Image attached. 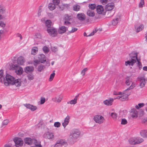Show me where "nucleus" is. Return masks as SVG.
<instances>
[{
    "label": "nucleus",
    "instance_id": "obj_1",
    "mask_svg": "<svg viewBox=\"0 0 147 147\" xmlns=\"http://www.w3.org/2000/svg\"><path fill=\"white\" fill-rule=\"evenodd\" d=\"M4 83L6 86L9 84L15 85L17 87L21 86V81L20 79L15 80L14 78L9 74H7L5 78H4Z\"/></svg>",
    "mask_w": 147,
    "mask_h": 147
},
{
    "label": "nucleus",
    "instance_id": "obj_2",
    "mask_svg": "<svg viewBox=\"0 0 147 147\" xmlns=\"http://www.w3.org/2000/svg\"><path fill=\"white\" fill-rule=\"evenodd\" d=\"M81 132L79 130L77 129H72L70 134L68 141L71 144H73L76 142L80 137Z\"/></svg>",
    "mask_w": 147,
    "mask_h": 147
},
{
    "label": "nucleus",
    "instance_id": "obj_3",
    "mask_svg": "<svg viewBox=\"0 0 147 147\" xmlns=\"http://www.w3.org/2000/svg\"><path fill=\"white\" fill-rule=\"evenodd\" d=\"M25 143L28 145H31L34 143L36 147H42L40 144V142L35 139H32L30 138H26L24 139Z\"/></svg>",
    "mask_w": 147,
    "mask_h": 147
},
{
    "label": "nucleus",
    "instance_id": "obj_4",
    "mask_svg": "<svg viewBox=\"0 0 147 147\" xmlns=\"http://www.w3.org/2000/svg\"><path fill=\"white\" fill-rule=\"evenodd\" d=\"M129 55L131 58V60L125 61V64L126 66L129 65L133 66L134 63L136 62V60L138 59L137 54L135 53L132 52Z\"/></svg>",
    "mask_w": 147,
    "mask_h": 147
},
{
    "label": "nucleus",
    "instance_id": "obj_5",
    "mask_svg": "<svg viewBox=\"0 0 147 147\" xmlns=\"http://www.w3.org/2000/svg\"><path fill=\"white\" fill-rule=\"evenodd\" d=\"M46 58L45 56L43 54H40L38 55L36 59L34 61L35 66H36L40 63H43L46 61Z\"/></svg>",
    "mask_w": 147,
    "mask_h": 147
},
{
    "label": "nucleus",
    "instance_id": "obj_6",
    "mask_svg": "<svg viewBox=\"0 0 147 147\" xmlns=\"http://www.w3.org/2000/svg\"><path fill=\"white\" fill-rule=\"evenodd\" d=\"M128 141L130 144L134 145L142 142L144 141V140L140 137H132L130 138Z\"/></svg>",
    "mask_w": 147,
    "mask_h": 147
},
{
    "label": "nucleus",
    "instance_id": "obj_7",
    "mask_svg": "<svg viewBox=\"0 0 147 147\" xmlns=\"http://www.w3.org/2000/svg\"><path fill=\"white\" fill-rule=\"evenodd\" d=\"M131 80V78L129 77H127L126 78L125 83L127 86H130V84L131 83V85L126 90H129L132 89L135 87L136 83L135 82H132Z\"/></svg>",
    "mask_w": 147,
    "mask_h": 147
},
{
    "label": "nucleus",
    "instance_id": "obj_8",
    "mask_svg": "<svg viewBox=\"0 0 147 147\" xmlns=\"http://www.w3.org/2000/svg\"><path fill=\"white\" fill-rule=\"evenodd\" d=\"M93 120L95 122L99 124L103 123L105 121L104 118L100 115H96L94 116Z\"/></svg>",
    "mask_w": 147,
    "mask_h": 147
},
{
    "label": "nucleus",
    "instance_id": "obj_9",
    "mask_svg": "<svg viewBox=\"0 0 147 147\" xmlns=\"http://www.w3.org/2000/svg\"><path fill=\"white\" fill-rule=\"evenodd\" d=\"M12 67L13 69L15 70L16 74L19 75L22 74L23 73V69L22 67L17 65H13Z\"/></svg>",
    "mask_w": 147,
    "mask_h": 147
},
{
    "label": "nucleus",
    "instance_id": "obj_10",
    "mask_svg": "<svg viewBox=\"0 0 147 147\" xmlns=\"http://www.w3.org/2000/svg\"><path fill=\"white\" fill-rule=\"evenodd\" d=\"M47 30L49 34L53 37L56 36L57 34V29L53 27L47 28Z\"/></svg>",
    "mask_w": 147,
    "mask_h": 147
},
{
    "label": "nucleus",
    "instance_id": "obj_11",
    "mask_svg": "<svg viewBox=\"0 0 147 147\" xmlns=\"http://www.w3.org/2000/svg\"><path fill=\"white\" fill-rule=\"evenodd\" d=\"M13 141L15 143V145L17 147H19L22 145L23 142L21 138L16 137L14 138Z\"/></svg>",
    "mask_w": 147,
    "mask_h": 147
},
{
    "label": "nucleus",
    "instance_id": "obj_12",
    "mask_svg": "<svg viewBox=\"0 0 147 147\" xmlns=\"http://www.w3.org/2000/svg\"><path fill=\"white\" fill-rule=\"evenodd\" d=\"M139 81V86L141 88L144 87L146 84V80L144 77L140 76L138 78Z\"/></svg>",
    "mask_w": 147,
    "mask_h": 147
},
{
    "label": "nucleus",
    "instance_id": "obj_13",
    "mask_svg": "<svg viewBox=\"0 0 147 147\" xmlns=\"http://www.w3.org/2000/svg\"><path fill=\"white\" fill-rule=\"evenodd\" d=\"M115 7L114 4L113 3H110L105 5V9L107 11L112 10Z\"/></svg>",
    "mask_w": 147,
    "mask_h": 147
},
{
    "label": "nucleus",
    "instance_id": "obj_14",
    "mask_svg": "<svg viewBox=\"0 0 147 147\" xmlns=\"http://www.w3.org/2000/svg\"><path fill=\"white\" fill-rule=\"evenodd\" d=\"M67 142L66 141L63 140H61L57 141L56 144L55 145V147H60L66 144Z\"/></svg>",
    "mask_w": 147,
    "mask_h": 147
},
{
    "label": "nucleus",
    "instance_id": "obj_15",
    "mask_svg": "<svg viewBox=\"0 0 147 147\" xmlns=\"http://www.w3.org/2000/svg\"><path fill=\"white\" fill-rule=\"evenodd\" d=\"M96 11L99 14H103L105 12V10L102 6L101 5H98L96 7Z\"/></svg>",
    "mask_w": 147,
    "mask_h": 147
},
{
    "label": "nucleus",
    "instance_id": "obj_16",
    "mask_svg": "<svg viewBox=\"0 0 147 147\" xmlns=\"http://www.w3.org/2000/svg\"><path fill=\"white\" fill-rule=\"evenodd\" d=\"M43 136L44 138H46L51 139L53 138L54 136L52 133L47 132L45 133L43 135Z\"/></svg>",
    "mask_w": 147,
    "mask_h": 147
},
{
    "label": "nucleus",
    "instance_id": "obj_17",
    "mask_svg": "<svg viewBox=\"0 0 147 147\" xmlns=\"http://www.w3.org/2000/svg\"><path fill=\"white\" fill-rule=\"evenodd\" d=\"M114 99L112 98H111L109 99H107L103 102L104 104L108 106L111 105L112 104Z\"/></svg>",
    "mask_w": 147,
    "mask_h": 147
},
{
    "label": "nucleus",
    "instance_id": "obj_18",
    "mask_svg": "<svg viewBox=\"0 0 147 147\" xmlns=\"http://www.w3.org/2000/svg\"><path fill=\"white\" fill-rule=\"evenodd\" d=\"M127 90H125L124 92H122L123 94H120V95H121V100L123 101L128 99V96L129 94H126L125 92Z\"/></svg>",
    "mask_w": 147,
    "mask_h": 147
},
{
    "label": "nucleus",
    "instance_id": "obj_19",
    "mask_svg": "<svg viewBox=\"0 0 147 147\" xmlns=\"http://www.w3.org/2000/svg\"><path fill=\"white\" fill-rule=\"evenodd\" d=\"M69 119L70 117L69 115H67L65 118L64 122L62 123V125L64 128H65L66 126L68 124Z\"/></svg>",
    "mask_w": 147,
    "mask_h": 147
},
{
    "label": "nucleus",
    "instance_id": "obj_20",
    "mask_svg": "<svg viewBox=\"0 0 147 147\" xmlns=\"http://www.w3.org/2000/svg\"><path fill=\"white\" fill-rule=\"evenodd\" d=\"M25 71L27 73L32 72L34 70V67L32 66H27L24 68Z\"/></svg>",
    "mask_w": 147,
    "mask_h": 147
},
{
    "label": "nucleus",
    "instance_id": "obj_21",
    "mask_svg": "<svg viewBox=\"0 0 147 147\" xmlns=\"http://www.w3.org/2000/svg\"><path fill=\"white\" fill-rule=\"evenodd\" d=\"M131 117L133 118H136L138 116V112L136 110L134 109H131Z\"/></svg>",
    "mask_w": 147,
    "mask_h": 147
},
{
    "label": "nucleus",
    "instance_id": "obj_22",
    "mask_svg": "<svg viewBox=\"0 0 147 147\" xmlns=\"http://www.w3.org/2000/svg\"><path fill=\"white\" fill-rule=\"evenodd\" d=\"M77 17L80 20H84L86 18L85 15L83 13H79L77 14Z\"/></svg>",
    "mask_w": 147,
    "mask_h": 147
},
{
    "label": "nucleus",
    "instance_id": "obj_23",
    "mask_svg": "<svg viewBox=\"0 0 147 147\" xmlns=\"http://www.w3.org/2000/svg\"><path fill=\"white\" fill-rule=\"evenodd\" d=\"M79 94H78L76 95L74 98V99L71 100L68 102H67V104H69L71 105H74L76 104L77 103V100L78 99V98L79 97Z\"/></svg>",
    "mask_w": 147,
    "mask_h": 147
},
{
    "label": "nucleus",
    "instance_id": "obj_24",
    "mask_svg": "<svg viewBox=\"0 0 147 147\" xmlns=\"http://www.w3.org/2000/svg\"><path fill=\"white\" fill-rule=\"evenodd\" d=\"M63 97L62 96H57L52 98V100L55 102L59 103L62 100Z\"/></svg>",
    "mask_w": 147,
    "mask_h": 147
},
{
    "label": "nucleus",
    "instance_id": "obj_25",
    "mask_svg": "<svg viewBox=\"0 0 147 147\" xmlns=\"http://www.w3.org/2000/svg\"><path fill=\"white\" fill-rule=\"evenodd\" d=\"M67 28L65 26H61L58 29V32L59 34H62L65 33Z\"/></svg>",
    "mask_w": 147,
    "mask_h": 147
},
{
    "label": "nucleus",
    "instance_id": "obj_26",
    "mask_svg": "<svg viewBox=\"0 0 147 147\" xmlns=\"http://www.w3.org/2000/svg\"><path fill=\"white\" fill-rule=\"evenodd\" d=\"M141 136L143 138H147V130L143 129L141 130L140 132Z\"/></svg>",
    "mask_w": 147,
    "mask_h": 147
},
{
    "label": "nucleus",
    "instance_id": "obj_27",
    "mask_svg": "<svg viewBox=\"0 0 147 147\" xmlns=\"http://www.w3.org/2000/svg\"><path fill=\"white\" fill-rule=\"evenodd\" d=\"M17 63L20 65H22L24 63V58L23 57H19L17 59Z\"/></svg>",
    "mask_w": 147,
    "mask_h": 147
},
{
    "label": "nucleus",
    "instance_id": "obj_28",
    "mask_svg": "<svg viewBox=\"0 0 147 147\" xmlns=\"http://www.w3.org/2000/svg\"><path fill=\"white\" fill-rule=\"evenodd\" d=\"M48 7L50 10L52 11L55 9L56 6L54 4L52 3H50L48 5Z\"/></svg>",
    "mask_w": 147,
    "mask_h": 147
},
{
    "label": "nucleus",
    "instance_id": "obj_29",
    "mask_svg": "<svg viewBox=\"0 0 147 147\" xmlns=\"http://www.w3.org/2000/svg\"><path fill=\"white\" fill-rule=\"evenodd\" d=\"M119 19L118 18L113 19L111 22L112 25L113 26L116 25L119 22Z\"/></svg>",
    "mask_w": 147,
    "mask_h": 147
},
{
    "label": "nucleus",
    "instance_id": "obj_30",
    "mask_svg": "<svg viewBox=\"0 0 147 147\" xmlns=\"http://www.w3.org/2000/svg\"><path fill=\"white\" fill-rule=\"evenodd\" d=\"M38 51V48L37 47H34L32 49L31 54L34 55H35Z\"/></svg>",
    "mask_w": 147,
    "mask_h": 147
},
{
    "label": "nucleus",
    "instance_id": "obj_31",
    "mask_svg": "<svg viewBox=\"0 0 147 147\" xmlns=\"http://www.w3.org/2000/svg\"><path fill=\"white\" fill-rule=\"evenodd\" d=\"M51 22L50 20H47L45 22V25L47 28L51 27Z\"/></svg>",
    "mask_w": 147,
    "mask_h": 147
},
{
    "label": "nucleus",
    "instance_id": "obj_32",
    "mask_svg": "<svg viewBox=\"0 0 147 147\" xmlns=\"http://www.w3.org/2000/svg\"><path fill=\"white\" fill-rule=\"evenodd\" d=\"M87 14L89 16L93 17L95 16V13L94 12L90 10H88L87 12Z\"/></svg>",
    "mask_w": 147,
    "mask_h": 147
},
{
    "label": "nucleus",
    "instance_id": "obj_33",
    "mask_svg": "<svg viewBox=\"0 0 147 147\" xmlns=\"http://www.w3.org/2000/svg\"><path fill=\"white\" fill-rule=\"evenodd\" d=\"M110 116L112 117V118L115 120H116L117 119L118 117L117 114L115 113H111L110 114Z\"/></svg>",
    "mask_w": 147,
    "mask_h": 147
},
{
    "label": "nucleus",
    "instance_id": "obj_34",
    "mask_svg": "<svg viewBox=\"0 0 147 147\" xmlns=\"http://www.w3.org/2000/svg\"><path fill=\"white\" fill-rule=\"evenodd\" d=\"M80 8V6L77 4L74 5L73 6V10L75 11H79Z\"/></svg>",
    "mask_w": 147,
    "mask_h": 147
},
{
    "label": "nucleus",
    "instance_id": "obj_35",
    "mask_svg": "<svg viewBox=\"0 0 147 147\" xmlns=\"http://www.w3.org/2000/svg\"><path fill=\"white\" fill-rule=\"evenodd\" d=\"M96 32V31H93L89 35H87L86 32H84V36H85L88 37V36H92L93 35L94 33Z\"/></svg>",
    "mask_w": 147,
    "mask_h": 147
},
{
    "label": "nucleus",
    "instance_id": "obj_36",
    "mask_svg": "<svg viewBox=\"0 0 147 147\" xmlns=\"http://www.w3.org/2000/svg\"><path fill=\"white\" fill-rule=\"evenodd\" d=\"M144 105V104L143 103H140L138 104V105L135 106V108L137 109H139L140 108H141Z\"/></svg>",
    "mask_w": 147,
    "mask_h": 147
},
{
    "label": "nucleus",
    "instance_id": "obj_37",
    "mask_svg": "<svg viewBox=\"0 0 147 147\" xmlns=\"http://www.w3.org/2000/svg\"><path fill=\"white\" fill-rule=\"evenodd\" d=\"M45 66L43 65L42 64H41L38 66L37 68L38 70L39 71H41L45 68Z\"/></svg>",
    "mask_w": 147,
    "mask_h": 147
},
{
    "label": "nucleus",
    "instance_id": "obj_38",
    "mask_svg": "<svg viewBox=\"0 0 147 147\" xmlns=\"http://www.w3.org/2000/svg\"><path fill=\"white\" fill-rule=\"evenodd\" d=\"M55 71H54L51 74L49 79V81H51L53 80L55 75V73L54 72Z\"/></svg>",
    "mask_w": 147,
    "mask_h": 147
},
{
    "label": "nucleus",
    "instance_id": "obj_39",
    "mask_svg": "<svg viewBox=\"0 0 147 147\" xmlns=\"http://www.w3.org/2000/svg\"><path fill=\"white\" fill-rule=\"evenodd\" d=\"M42 49L44 52L46 53H47L49 52V49L47 46H44L42 48Z\"/></svg>",
    "mask_w": 147,
    "mask_h": 147
},
{
    "label": "nucleus",
    "instance_id": "obj_40",
    "mask_svg": "<svg viewBox=\"0 0 147 147\" xmlns=\"http://www.w3.org/2000/svg\"><path fill=\"white\" fill-rule=\"evenodd\" d=\"M144 28V26L143 24H141L136 29L137 32H139L142 30Z\"/></svg>",
    "mask_w": 147,
    "mask_h": 147
},
{
    "label": "nucleus",
    "instance_id": "obj_41",
    "mask_svg": "<svg viewBox=\"0 0 147 147\" xmlns=\"http://www.w3.org/2000/svg\"><path fill=\"white\" fill-rule=\"evenodd\" d=\"M5 9L3 7L0 5V13L3 14L5 12Z\"/></svg>",
    "mask_w": 147,
    "mask_h": 147
},
{
    "label": "nucleus",
    "instance_id": "obj_42",
    "mask_svg": "<svg viewBox=\"0 0 147 147\" xmlns=\"http://www.w3.org/2000/svg\"><path fill=\"white\" fill-rule=\"evenodd\" d=\"M27 77L28 80H33L34 78V76L32 74H28Z\"/></svg>",
    "mask_w": 147,
    "mask_h": 147
},
{
    "label": "nucleus",
    "instance_id": "obj_43",
    "mask_svg": "<svg viewBox=\"0 0 147 147\" xmlns=\"http://www.w3.org/2000/svg\"><path fill=\"white\" fill-rule=\"evenodd\" d=\"M142 122L145 124H147V117H143L142 119Z\"/></svg>",
    "mask_w": 147,
    "mask_h": 147
},
{
    "label": "nucleus",
    "instance_id": "obj_44",
    "mask_svg": "<svg viewBox=\"0 0 147 147\" xmlns=\"http://www.w3.org/2000/svg\"><path fill=\"white\" fill-rule=\"evenodd\" d=\"M89 7L90 9L93 10L96 8V5L94 4H91L89 5Z\"/></svg>",
    "mask_w": 147,
    "mask_h": 147
},
{
    "label": "nucleus",
    "instance_id": "obj_45",
    "mask_svg": "<svg viewBox=\"0 0 147 147\" xmlns=\"http://www.w3.org/2000/svg\"><path fill=\"white\" fill-rule=\"evenodd\" d=\"M64 18V19L65 20H70L71 19V17L67 14L65 15Z\"/></svg>",
    "mask_w": 147,
    "mask_h": 147
},
{
    "label": "nucleus",
    "instance_id": "obj_46",
    "mask_svg": "<svg viewBox=\"0 0 147 147\" xmlns=\"http://www.w3.org/2000/svg\"><path fill=\"white\" fill-rule=\"evenodd\" d=\"M54 126L57 127H59L61 125V123L59 122H55L54 124Z\"/></svg>",
    "mask_w": 147,
    "mask_h": 147
},
{
    "label": "nucleus",
    "instance_id": "obj_47",
    "mask_svg": "<svg viewBox=\"0 0 147 147\" xmlns=\"http://www.w3.org/2000/svg\"><path fill=\"white\" fill-rule=\"evenodd\" d=\"M51 49L52 51L54 53L56 52L58 50V49H57V47H55V46L51 47Z\"/></svg>",
    "mask_w": 147,
    "mask_h": 147
},
{
    "label": "nucleus",
    "instance_id": "obj_48",
    "mask_svg": "<svg viewBox=\"0 0 147 147\" xmlns=\"http://www.w3.org/2000/svg\"><path fill=\"white\" fill-rule=\"evenodd\" d=\"M127 123V120L124 118L122 119L121 120V124L122 125H125Z\"/></svg>",
    "mask_w": 147,
    "mask_h": 147
},
{
    "label": "nucleus",
    "instance_id": "obj_49",
    "mask_svg": "<svg viewBox=\"0 0 147 147\" xmlns=\"http://www.w3.org/2000/svg\"><path fill=\"white\" fill-rule=\"evenodd\" d=\"M52 3L54 4L55 5H57L60 2L59 0H53Z\"/></svg>",
    "mask_w": 147,
    "mask_h": 147
},
{
    "label": "nucleus",
    "instance_id": "obj_50",
    "mask_svg": "<svg viewBox=\"0 0 147 147\" xmlns=\"http://www.w3.org/2000/svg\"><path fill=\"white\" fill-rule=\"evenodd\" d=\"M37 109V107L35 106H34L33 105H31V107H30V109L32 111H34Z\"/></svg>",
    "mask_w": 147,
    "mask_h": 147
},
{
    "label": "nucleus",
    "instance_id": "obj_51",
    "mask_svg": "<svg viewBox=\"0 0 147 147\" xmlns=\"http://www.w3.org/2000/svg\"><path fill=\"white\" fill-rule=\"evenodd\" d=\"M123 94L122 93V92H117L115 91H114L113 92V94L114 95H120V94Z\"/></svg>",
    "mask_w": 147,
    "mask_h": 147
},
{
    "label": "nucleus",
    "instance_id": "obj_52",
    "mask_svg": "<svg viewBox=\"0 0 147 147\" xmlns=\"http://www.w3.org/2000/svg\"><path fill=\"white\" fill-rule=\"evenodd\" d=\"M136 61L138 62V67L139 68V69H141L142 67L141 63V62L138 59L136 60Z\"/></svg>",
    "mask_w": 147,
    "mask_h": 147
},
{
    "label": "nucleus",
    "instance_id": "obj_53",
    "mask_svg": "<svg viewBox=\"0 0 147 147\" xmlns=\"http://www.w3.org/2000/svg\"><path fill=\"white\" fill-rule=\"evenodd\" d=\"M42 11V9L41 8V7H40L38 12V16H40L41 15Z\"/></svg>",
    "mask_w": 147,
    "mask_h": 147
},
{
    "label": "nucleus",
    "instance_id": "obj_54",
    "mask_svg": "<svg viewBox=\"0 0 147 147\" xmlns=\"http://www.w3.org/2000/svg\"><path fill=\"white\" fill-rule=\"evenodd\" d=\"M78 30V28H76L72 27L71 30L69 31L70 33H73L76 31Z\"/></svg>",
    "mask_w": 147,
    "mask_h": 147
},
{
    "label": "nucleus",
    "instance_id": "obj_55",
    "mask_svg": "<svg viewBox=\"0 0 147 147\" xmlns=\"http://www.w3.org/2000/svg\"><path fill=\"white\" fill-rule=\"evenodd\" d=\"M9 123V121L7 120H4L2 122V125H6Z\"/></svg>",
    "mask_w": 147,
    "mask_h": 147
},
{
    "label": "nucleus",
    "instance_id": "obj_56",
    "mask_svg": "<svg viewBox=\"0 0 147 147\" xmlns=\"http://www.w3.org/2000/svg\"><path fill=\"white\" fill-rule=\"evenodd\" d=\"M144 4V0H141L140 2L139 3V6L140 7H142L143 5Z\"/></svg>",
    "mask_w": 147,
    "mask_h": 147
},
{
    "label": "nucleus",
    "instance_id": "obj_57",
    "mask_svg": "<svg viewBox=\"0 0 147 147\" xmlns=\"http://www.w3.org/2000/svg\"><path fill=\"white\" fill-rule=\"evenodd\" d=\"M45 102V98L44 97H42L40 98V104H42L44 103Z\"/></svg>",
    "mask_w": 147,
    "mask_h": 147
},
{
    "label": "nucleus",
    "instance_id": "obj_58",
    "mask_svg": "<svg viewBox=\"0 0 147 147\" xmlns=\"http://www.w3.org/2000/svg\"><path fill=\"white\" fill-rule=\"evenodd\" d=\"M24 105L27 108L29 109L30 107H31L32 105H31L29 104H24Z\"/></svg>",
    "mask_w": 147,
    "mask_h": 147
},
{
    "label": "nucleus",
    "instance_id": "obj_59",
    "mask_svg": "<svg viewBox=\"0 0 147 147\" xmlns=\"http://www.w3.org/2000/svg\"><path fill=\"white\" fill-rule=\"evenodd\" d=\"M87 70V68H84L81 71V74L83 75H84L85 74L86 71Z\"/></svg>",
    "mask_w": 147,
    "mask_h": 147
},
{
    "label": "nucleus",
    "instance_id": "obj_60",
    "mask_svg": "<svg viewBox=\"0 0 147 147\" xmlns=\"http://www.w3.org/2000/svg\"><path fill=\"white\" fill-rule=\"evenodd\" d=\"M108 0H100V1L103 5L106 4Z\"/></svg>",
    "mask_w": 147,
    "mask_h": 147
},
{
    "label": "nucleus",
    "instance_id": "obj_61",
    "mask_svg": "<svg viewBox=\"0 0 147 147\" xmlns=\"http://www.w3.org/2000/svg\"><path fill=\"white\" fill-rule=\"evenodd\" d=\"M70 20H65L64 22L65 25H69L71 24V22H69Z\"/></svg>",
    "mask_w": 147,
    "mask_h": 147
},
{
    "label": "nucleus",
    "instance_id": "obj_62",
    "mask_svg": "<svg viewBox=\"0 0 147 147\" xmlns=\"http://www.w3.org/2000/svg\"><path fill=\"white\" fill-rule=\"evenodd\" d=\"M35 36L36 38H40L41 37V35L40 33H38L35 34Z\"/></svg>",
    "mask_w": 147,
    "mask_h": 147
},
{
    "label": "nucleus",
    "instance_id": "obj_63",
    "mask_svg": "<svg viewBox=\"0 0 147 147\" xmlns=\"http://www.w3.org/2000/svg\"><path fill=\"white\" fill-rule=\"evenodd\" d=\"M0 26L2 27H4L5 26V24L3 22L0 21Z\"/></svg>",
    "mask_w": 147,
    "mask_h": 147
},
{
    "label": "nucleus",
    "instance_id": "obj_64",
    "mask_svg": "<svg viewBox=\"0 0 147 147\" xmlns=\"http://www.w3.org/2000/svg\"><path fill=\"white\" fill-rule=\"evenodd\" d=\"M0 76H3V71L1 70H0Z\"/></svg>",
    "mask_w": 147,
    "mask_h": 147
}]
</instances>
